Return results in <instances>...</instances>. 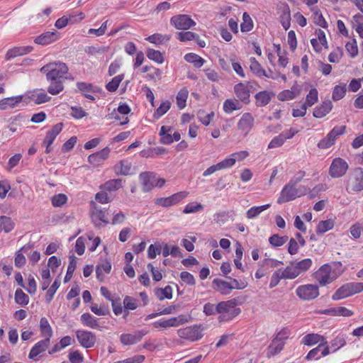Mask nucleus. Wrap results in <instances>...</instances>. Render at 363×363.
<instances>
[{"label": "nucleus", "mask_w": 363, "mask_h": 363, "mask_svg": "<svg viewBox=\"0 0 363 363\" xmlns=\"http://www.w3.org/2000/svg\"><path fill=\"white\" fill-rule=\"evenodd\" d=\"M213 286L216 291L220 292L223 295H228L232 291L231 284L229 282L222 279H213Z\"/></svg>", "instance_id": "nucleus-26"}, {"label": "nucleus", "mask_w": 363, "mask_h": 363, "mask_svg": "<svg viewBox=\"0 0 363 363\" xmlns=\"http://www.w3.org/2000/svg\"><path fill=\"white\" fill-rule=\"evenodd\" d=\"M328 313L333 315H340L344 317H350L354 314V312L345 307L339 306L328 311Z\"/></svg>", "instance_id": "nucleus-45"}, {"label": "nucleus", "mask_w": 363, "mask_h": 363, "mask_svg": "<svg viewBox=\"0 0 363 363\" xmlns=\"http://www.w3.org/2000/svg\"><path fill=\"white\" fill-rule=\"evenodd\" d=\"M363 291V282H349L343 284L332 296L335 301L343 299Z\"/></svg>", "instance_id": "nucleus-3"}, {"label": "nucleus", "mask_w": 363, "mask_h": 363, "mask_svg": "<svg viewBox=\"0 0 363 363\" xmlns=\"http://www.w3.org/2000/svg\"><path fill=\"white\" fill-rule=\"evenodd\" d=\"M28 98L35 104H41L48 102L51 99V97L49 96L45 91H41L39 90H34L30 92Z\"/></svg>", "instance_id": "nucleus-23"}, {"label": "nucleus", "mask_w": 363, "mask_h": 363, "mask_svg": "<svg viewBox=\"0 0 363 363\" xmlns=\"http://www.w3.org/2000/svg\"><path fill=\"white\" fill-rule=\"evenodd\" d=\"M189 317L185 315H180L177 317H173L168 320H164L153 323V326L155 328H167L170 327H178L180 325H183L188 323Z\"/></svg>", "instance_id": "nucleus-12"}, {"label": "nucleus", "mask_w": 363, "mask_h": 363, "mask_svg": "<svg viewBox=\"0 0 363 363\" xmlns=\"http://www.w3.org/2000/svg\"><path fill=\"white\" fill-rule=\"evenodd\" d=\"M122 182L121 179H111L102 184L100 187L106 191H115L122 187Z\"/></svg>", "instance_id": "nucleus-35"}, {"label": "nucleus", "mask_w": 363, "mask_h": 363, "mask_svg": "<svg viewBox=\"0 0 363 363\" xmlns=\"http://www.w3.org/2000/svg\"><path fill=\"white\" fill-rule=\"evenodd\" d=\"M296 295L301 299L311 300L319 295L318 287L313 284H307L298 287Z\"/></svg>", "instance_id": "nucleus-13"}, {"label": "nucleus", "mask_w": 363, "mask_h": 363, "mask_svg": "<svg viewBox=\"0 0 363 363\" xmlns=\"http://www.w3.org/2000/svg\"><path fill=\"white\" fill-rule=\"evenodd\" d=\"M288 240L287 236H279V235H273L269 239V243L274 247L282 246Z\"/></svg>", "instance_id": "nucleus-59"}, {"label": "nucleus", "mask_w": 363, "mask_h": 363, "mask_svg": "<svg viewBox=\"0 0 363 363\" xmlns=\"http://www.w3.org/2000/svg\"><path fill=\"white\" fill-rule=\"evenodd\" d=\"M198 118L199 121L203 124L204 125H208L214 117V113L211 111L209 113H206V112L203 110H200L198 113Z\"/></svg>", "instance_id": "nucleus-57"}, {"label": "nucleus", "mask_w": 363, "mask_h": 363, "mask_svg": "<svg viewBox=\"0 0 363 363\" xmlns=\"http://www.w3.org/2000/svg\"><path fill=\"white\" fill-rule=\"evenodd\" d=\"M281 274L284 279H293L299 275L296 267H286L284 270H281Z\"/></svg>", "instance_id": "nucleus-55"}, {"label": "nucleus", "mask_w": 363, "mask_h": 363, "mask_svg": "<svg viewBox=\"0 0 363 363\" xmlns=\"http://www.w3.org/2000/svg\"><path fill=\"white\" fill-rule=\"evenodd\" d=\"M76 337L82 347L84 348H91L95 345L96 337L91 331L85 330H78L76 331Z\"/></svg>", "instance_id": "nucleus-10"}, {"label": "nucleus", "mask_w": 363, "mask_h": 363, "mask_svg": "<svg viewBox=\"0 0 363 363\" xmlns=\"http://www.w3.org/2000/svg\"><path fill=\"white\" fill-rule=\"evenodd\" d=\"M254 118L250 113H245L239 120L237 127L239 130L247 135L254 125Z\"/></svg>", "instance_id": "nucleus-15"}, {"label": "nucleus", "mask_w": 363, "mask_h": 363, "mask_svg": "<svg viewBox=\"0 0 363 363\" xmlns=\"http://www.w3.org/2000/svg\"><path fill=\"white\" fill-rule=\"evenodd\" d=\"M22 101V96L7 98L0 102V108H13Z\"/></svg>", "instance_id": "nucleus-38"}, {"label": "nucleus", "mask_w": 363, "mask_h": 363, "mask_svg": "<svg viewBox=\"0 0 363 363\" xmlns=\"http://www.w3.org/2000/svg\"><path fill=\"white\" fill-rule=\"evenodd\" d=\"M284 347L282 342L274 339L267 349V357H270L280 352Z\"/></svg>", "instance_id": "nucleus-36"}, {"label": "nucleus", "mask_w": 363, "mask_h": 363, "mask_svg": "<svg viewBox=\"0 0 363 363\" xmlns=\"http://www.w3.org/2000/svg\"><path fill=\"white\" fill-rule=\"evenodd\" d=\"M253 26V21L250 16L247 12H245L242 15V22L240 24L241 31L243 33L249 32L252 30Z\"/></svg>", "instance_id": "nucleus-39"}, {"label": "nucleus", "mask_w": 363, "mask_h": 363, "mask_svg": "<svg viewBox=\"0 0 363 363\" xmlns=\"http://www.w3.org/2000/svg\"><path fill=\"white\" fill-rule=\"evenodd\" d=\"M333 105L331 101H324L319 106L314 109L313 116L315 118L324 117L331 111Z\"/></svg>", "instance_id": "nucleus-31"}, {"label": "nucleus", "mask_w": 363, "mask_h": 363, "mask_svg": "<svg viewBox=\"0 0 363 363\" xmlns=\"http://www.w3.org/2000/svg\"><path fill=\"white\" fill-rule=\"evenodd\" d=\"M40 330L41 335L45 338H49L52 336V329L48 320L45 317L40 318Z\"/></svg>", "instance_id": "nucleus-34"}, {"label": "nucleus", "mask_w": 363, "mask_h": 363, "mask_svg": "<svg viewBox=\"0 0 363 363\" xmlns=\"http://www.w3.org/2000/svg\"><path fill=\"white\" fill-rule=\"evenodd\" d=\"M40 72L45 74L48 81H55L63 78L68 73V67L64 62H53L42 67Z\"/></svg>", "instance_id": "nucleus-2"}, {"label": "nucleus", "mask_w": 363, "mask_h": 363, "mask_svg": "<svg viewBox=\"0 0 363 363\" xmlns=\"http://www.w3.org/2000/svg\"><path fill=\"white\" fill-rule=\"evenodd\" d=\"M249 155V152L246 150L240 151L238 152L233 153L230 157L225 158L224 160H230L231 161V164L229 165V167L233 166L236 161H242L245 159Z\"/></svg>", "instance_id": "nucleus-46"}, {"label": "nucleus", "mask_w": 363, "mask_h": 363, "mask_svg": "<svg viewBox=\"0 0 363 363\" xmlns=\"http://www.w3.org/2000/svg\"><path fill=\"white\" fill-rule=\"evenodd\" d=\"M312 265V260L309 258L302 259L301 261L296 263L295 267H296L299 274L302 272H306L310 269Z\"/></svg>", "instance_id": "nucleus-62"}, {"label": "nucleus", "mask_w": 363, "mask_h": 363, "mask_svg": "<svg viewBox=\"0 0 363 363\" xmlns=\"http://www.w3.org/2000/svg\"><path fill=\"white\" fill-rule=\"evenodd\" d=\"M77 87L84 97L91 101L95 100V97L91 94L94 92V86L91 84L79 82L77 83Z\"/></svg>", "instance_id": "nucleus-27"}, {"label": "nucleus", "mask_w": 363, "mask_h": 363, "mask_svg": "<svg viewBox=\"0 0 363 363\" xmlns=\"http://www.w3.org/2000/svg\"><path fill=\"white\" fill-rule=\"evenodd\" d=\"M280 23L283 28L286 30L291 26V11L287 4H282V13L280 16Z\"/></svg>", "instance_id": "nucleus-30"}, {"label": "nucleus", "mask_w": 363, "mask_h": 363, "mask_svg": "<svg viewBox=\"0 0 363 363\" xmlns=\"http://www.w3.org/2000/svg\"><path fill=\"white\" fill-rule=\"evenodd\" d=\"M179 337L194 342L200 340L203 337L200 327L197 325L186 327L177 330Z\"/></svg>", "instance_id": "nucleus-8"}, {"label": "nucleus", "mask_w": 363, "mask_h": 363, "mask_svg": "<svg viewBox=\"0 0 363 363\" xmlns=\"http://www.w3.org/2000/svg\"><path fill=\"white\" fill-rule=\"evenodd\" d=\"M60 37L57 31L46 32L38 36L35 39V43L39 45H48L56 41Z\"/></svg>", "instance_id": "nucleus-21"}, {"label": "nucleus", "mask_w": 363, "mask_h": 363, "mask_svg": "<svg viewBox=\"0 0 363 363\" xmlns=\"http://www.w3.org/2000/svg\"><path fill=\"white\" fill-rule=\"evenodd\" d=\"M346 93V84L337 85L334 87L333 92V99L335 101L340 100L344 97Z\"/></svg>", "instance_id": "nucleus-58"}, {"label": "nucleus", "mask_w": 363, "mask_h": 363, "mask_svg": "<svg viewBox=\"0 0 363 363\" xmlns=\"http://www.w3.org/2000/svg\"><path fill=\"white\" fill-rule=\"evenodd\" d=\"M312 11L313 13L314 23L322 28H327L328 23L323 18L321 11L317 8L312 9Z\"/></svg>", "instance_id": "nucleus-47"}, {"label": "nucleus", "mask_w": 363, "mask_h": 363, "mask_svg": "<svg viewBox=\"0 0 363 363\" xmlns=\"http://www.w3.org/2000/svg\"><path fill=\"white\" fill-rule=\"evenodd\" d=\"M124 78V74L116 76L106 84V89L111 92L116 91L119 86L120 83Z\"/></svg>", "instance_id": "nucleus-53"}, {"label": "nucleus", "mask_w": 363, "mask_h": 363, "mask_svg": "<svg viewBox=\"0 0 363 363\" xmlns=\"http://www.w3.org/2000/svg\"><path fill=\"white\" fill-rule=\"evenodd\" d=\"M346 189L348 192L363 190V169L362 168H355L350 174Z\"/></svg>", "instance_id": "nucleus-4"}, {"label": "nucleus", "mask_w": 363, "mask_h": 363, "mask_svg": "<svg viewBox=\"0 0 363 363\" xmlns=\"http://www.w3.org/2000/svg\"><path fill=\"white\" fill-rule=\"evenodd\" d=\"M336 138V136L333 135V134L330 132L324 139L318 143V147L325 149L331 147L334 144Z\"/></svg>", "instance_id": "nucleus-49"}, {"label": "nucleus", "mask_w": 363, "mask_h": 363, "mask_svg": "<svg viewBox=\"0 0 363 363\" xmlns=\"http://www.w3.org/2000/svg\"><path fill=\"white\" fill-rule=\"evenodd\" d=\"M240 108L239 103L236 99H226L223 103V111L226 113H231L233 111Z\"/></svg>", "instance_id": "nucleus-43"}, {"label": "nucleus", "mask_w": 363, "mask_h": 363, "mask_svg": "<svg viewBox=\"0 0 363 363\" xmlns=\"http://www.w3.org/2000/svg\"><path fill=\"white\" fill-rule=\"evenodd\" d=\"M313 276L321 286L330 284L336 279V276L334 274L329 264H324L320 267L319 269L314 273Z\"/></svg>", "instance_id": "nucleus-6"}, {"label": "nucleus", "mask_w": 363, "mask_h": 363, "mask_svg": "<svg viewBox=\"0 0 363 363\" xmlns=\"http://www.w3.org/2000/svg\"><path fill=\"white\" fill-rule=\"evenodd\" d=\"M334 226V222L333 220H321L318 223L316 232L319 234H323L325 232L331 230Z\"/></svg>", "instance_id": "nucleus-40"}, {"label": "nucleus", "mask_w": 363, "mask_h": 363, "mask_svg": "<svg viewBox=\"0 0 363 363\" xmlns=\"http://www.w3.org/2000/svg\"><path fill=\"white\" fill-rule=\"evenodd\" d=\"M348 169L349 165L346 160L340 157H335L331 162L328 174L332 178L337 179L343 177Z\"/></svg>", "instance_id": "nucleus-5"}, {"label": "nucleus", "mask_w": 363, "mask_h": 363, "mask_svg": "<svg viewBox=\"0 0 363 363\" xmlns=\"http://www.w3.org/2000/svg\"><path fill=\"white\" fill-rule=\"evenodd\" d=\"M270 207V204H266L260 206H254L250 208L247 213V218L249 219L254 218L259 215L262 211Z\"/></svg>", "instance_id": "nucleus-42"}, {"label": "nucleus", "mask_w": 363, "mask_h": 363, "mask_svg": "<svg viewBox=\"0 0 363 363\" xmlns=\"http://www.w3.org/2000/svg\"><path fill=\"white\" fill-rule=\"evenodd\" d=\"M62 127L63 124L62 123H57L52 126V128L47 133L43 144L51 145L56 137L62 131Z\"/></svg>", "instance_id": "nucleus-25"}, {"label": "nucleus", "mask_w": 363, "mask_h": 363, "mask_svg": "<svg viewBox=\"0 0 363 363\" xmlns=\"http://www.w3.org/2000/svg\"><path fill=\"white\" fill-rule=\"evenodd\" d=\"M155 295L160 301L164 298L171 299L172 298V289L170 286H167L163 289H157Z\"/></svg>", "instance_id": "nucleus-41"}, {"label": "nucleus", "mask_w": 363, "mask_h": 363, "mask_svg": "<svg viewBox=\"0 0 363 363\" xmlns=\"http://www.w3.org/2000/svg\"><path fill=\"white\" fill-rule=\"evenodd\" d=\"M147 333V330L143 329L135 331L133 333H124L120 336V341L123 345H135L139 342Z\"/></svg>", "instance_id": "nucleus-14"}, {"label": "nucleus", "mask_w": 363, "mask_h": 363, "mask_svg": "<svg viewBox=\"0 0 363 363\" xmlns=\"http://www.w3.org/2000/svg\"><path fill=\"white\" fill-rule=\"evenodd\" d=\"M188 93L189 92L186 89H182L177 94V104L179 109H182L186 106Z\"/></svg>", "instance_id": "nucleus-56"}, {"label": "nucleus", "mask_w": 363, "mask_h": 363, "mask_svg": "<svg viewBox=\"0 0 363 363\" xmlns=\"http://www.w3.org/2000/svg\"><path fill=\"white\" fill-rule=\"evenodd\" d=\"M109 153L110 149L106 147L99 152L90 155L88 161L90 164L98 166L108 158Z\"/></svg>", "instance_id": "nucleus-18"}, {"label": "nucleus", "mask_w": 363, "mask_h": 363, "mask_svg": "<svg viewBox=\"0 0 363 363\" xmlns=\"http://www.w3.org/2000/svg\"><path fill=\"white\" fill-rule=\"evenodd\" d=\"M301 342L303 345L308 346H312L320 342L318 346H320V347L328 344V342L323 336L315 333H310L305 335L303 337Z\"/></svg>", "instance_id": "nucleus-17"}, {"label": "nucleus", "mask_w": 363, "mask_h": 363, "mask_svg": "<svg viewBox=\"0 0 363 363\" xmlns=\"http://www.w3.org/2000/svg\"><path fill=\"white\" fill-rule=\"evenodd\" d=\"M250 70L256 74L257 77H270L269 74H267L265 70L262 67L261 65L256 60L255 57L250 58Z\"/></svg>", "instance_id": "nucleus-33"}, {"label": "nucleus", "mask_w": 363, "mask_h": 363, "mask_svg": "<svg viewBox=\"0 0 363 363\" xmlns=\"http://www.w3.org/2000/svg\"><path fill=\"white\" fill-rule=\"evenodd\" d=\"M32 50L33 47L31 46L14 47L7 51L5 58L6 60H10L14 57L26 55Z\"/></svg>", "instance_id": "nucleus-19"}, {"label": "nucleus", "mask_w": 363, "mask_h": 363, "mask_svg": "<svg viewBox=\"0 0 363 363\" xmlns=\"http://www.w3.org/2000/svg\"><path fill=\"white\" fill-rule=\"evenodd\" d=\"M198 38V34L191 31L179 32L177 35V38L181 42L197 40Z\"/></svg>", "instance_id": "nucleus-50"}, {"label": "nucleus", "mask_w": 363, "mask_h": 363, "mask_svg": "<svg viewBox=\"0 0 363 363\" xmlns=\"http://www.w3.org/2000/svg\"><path fill=\"white\" fill-rule=\"evenodd\" d=\"M144 192L150 191L155 185L156 174L152 172H142L139 177Z\"/></svg>", "instance_id": "nucleus-16"}, {"label": "nucleus", "mask_w": 363, "mask_h": 363, "mask_svg": "<svg viewBox=\"0 0 363 363\" xmlns=\"http://www.w3.org/2000/svg\"><path fill=\"white\" fill-rule=\"evenodd\" d=\"M52 82H52L48 86V91L52 95H57L63 90V83L61 80H55Z\"/></svg>", "instance_id": "nucleus-54"}, {"label": "nucleus", "mask_w": 363, "mask_h": 363, "mask_svg": "<svg viewBox=\"0 0 363 363\" xmlns=\"http://www.w3.org/2000/svg\"><path fill=\"white\" fill-rule=\"evenodd\" d=\"M170 107L171 103L169 101H163L155 111L153 117L156 119L160 118L169 110Z\"/></svg>", "instance_id": "nucleus-48"}, {"label": "nucleus", "mask_w": 363, "mask_h": 363, "mask_svg": "<svg viewBox=\"0 0 363 363\" xmlns=\"http://www.w3.org/2000/svg\"><path fill=\"white\" fill-rule=\"evenodd\" d=\"M300 94V89L295 85H294L291 89H286L281 91L277 95L279 101H285L292 100Z\"/></svg>", "instance_id": "nucleus-24"}, {"label": "nucleus", "mask_w": 363, "mask_h": 363, "mask_svg": "<svg viewBox=\"0 0 363 363\" xmlns=\"http://www.w3.org/2000/svg\"><path fill=\"white\" fill-rule=\"evenodd\" d=\"M184 59L186 62L194 64L196 68L201 67L205 62V60L194 53H188L184 56Z\"/></svg>", "instance_id": "nucleus-37"}, {"label": "nucleus", "mask_w": 363, "mask_h": 363, "mask_svg": "<svg viewBox=\"0 0 363 363\" xmlns=\"http://www.w3.org/2000/svg\"><path fill=\"white\" fill-rule=\"evenodd\" d=\"M237 303V300L235 298L221 301L217 305V313H226L229 318H232L238 315L240 312V309L236 307Z\"/></svg>", "instance_id": "nucleus-7"}, {"label": "nucleus", "mask_w": 363, "mask_h": 363, "mask_svg": "<svg viewBox=\"0 0 363 363\" xmlns=\"http://www.w3.org/2000/svg\"><path fill=\"white\" fill-rule=\"evenodd\" d=\"M147 57L159 64H162L164 62V57L162 54L159 50L154 49H148L146 52Z\"/></svg>", "instance_id": "nucleus-51"}, {"label": "nucleus", "mask_w": 363, "mask_h": 363, "mask_svg": "<svg viewBox=\"0 0 363 363\" xmlns=\"http://www.w3.org/2000/svg\"><path fill=\"white\" fill-rule=\"evenodd\" d=\"M255 99L257 104L259 106H264L267 105L271 100L269 94L266 91L257 93L255 96Z\"/></svg>", "instance_id": "nucleus-44"}, {"label": "nucleus", "mask_w": 363, "mask_h": 363, "mask_svg": "<svg viewBox=\"0 0 363 363\" xmlns=\"http://www.w3.org/2000/svg\"><path fill=\"white\" fill-rule=\"evenodd\" d=\"M13 228V224L10 218L6 216H1L0 218V230L5 232L11 231Z\"/></svg>", "instance_id": "nucleus-64"}, {"label": "nucleus", "mask_w": 363, "mask_h": 363, "mask_svg": "<svg viewBox=\"0 0 363 363\" xmlns=\"http://www.w3.org/2000/svg\"><path fill=\"white\" fill-rule=\"evenodd\" d=\"M80 321L84 326L91 329L100 328L99 319L89 313H83L80 317Z\"/></svg>", "instance_id": "nucleus-22"}, {"label": "nucleus", "mask_w": 363, "mask_h": 363, "mask_svg": "<svg viewBox=\"0 0 363 363\" xmlns=\"http://www.w3.org/2000/svg\"><path fill=\"white\" fill-rule=\"evenodd\" d=\"M52 204L55 207H61L67 201V197L64 194H58L52 197Z\"/></svg>", "instance_id": "nucleus-63"}, {"label": "nucleus", "mask_w": 363, "mask_h": 363, "mask_svg": "<svg viewBox=\"0 0 363 363\" xmlns=\"http://www.w3.org/2000/svg\"><path fill=\"white\" fill-rule=\"evenodd\" d=\"M92 216L94 218H98L99 220L108 223V220H106V212L100 208H99L96 205L93 203H92Z\"/></svg>", "instance_id": "nucleus-61"}, {"label": "nucleus", "mask_w": 363, "mask_h": 363, "mask_svg": "<svg viewBox=\"0 0 363 363\" xmlns=\"http://www.w3.org/2000/svg\"><path fill=\"white\" fill-rule=\"evenodd\" d=\"M170 23L178 30H188L196 25V22L186 14L172 16Z\"/></svg>", "instance_id": "nucleus-9"}, {"label": "nucleus", "mask_w": 363, "mask_h": 363, "mask_svg": "<svg viewBox=\"0 0 363 363\" xmlns=\"http://www.w3.org/2000/svg\"><path fill=\"white\" fill-rule=\"evenodd\" d=\"M318 101V91L316 89H312L306 96V102L303 104L307 107H311Z\"/></svg>", "instance_id": "nucleus-60"}, {"label": "nucleus", "mask_w": 363, "mask_h": 363, "mask_svg": "<svg viewBox=\"0 0 363 363\" xmlns=\"http://www.w3.org/2000/svg\"><path fill=\"white\" fill-rule=\"evenodd\" d=\"M15 301L19 305L26 306L29 302V297L22 289H18L15 292Z\"/></svg>", "instance_id": "nucleus-52"}, {"label": "nucleus", "mask_w": 363, "mask_h": 363, "mask_svg": "<svg viewBox=\"0 0 363 363\" xmlns=\"http://www.w3.org/2000/svg\"><path fill=\"white\" fill-rule=\"evenodd\" d=\"M50 342L49 338H45L38 342L30 350L28 357L33 359L38 354L45 351Z\"/></svg>", "instance_id": "nucleus-20"}, {"label": "nucleus", "mask_w": 363, "mask_h": 363, "mask_svg": "<svg viewBox=\"0 0 363 363\" xmlns=\"http://www.w3.org/2000/svg\"><path fill=\"white\" fill-rule=\"evenodd\" d=\"M235 94L242 101L247 103L250 98V91L247 86L242 83H239L234 86Z\"/></svg>", "instance_id": "nucleus-28"}, {"label": "nucleus", "mask_w": 363, "mask_h": 363, "mask_svg": "<svg viewBox=\"0 0 363 363\" xmlns=\"http://www.w3.org/2000/svg\"><path fill=\"white\" fill-rule=\"evenodd\" d=\"M173 128L171 126L163 125L160 128V135L161 136L160 143L164 145H169L173 143L172 137Z\"/></svg>", "instance_id": "nucleus-29"}, {"label": "nucleus", "mask_w": 363, "mask_h": 363, "mask_svg": "<svg viewBox=\"0 0 363 363\" xmlns=\"http://www.w3.org/2000/svg\"><path fill=\"white\" fill-rule=\"evenodd\" d=\"M188 195L189 192L187 191H179L168 197L159 198L156 200L155 203L162 207H169L179 203Z\"/></svg>", "instance_id": "nucleus-11"}, {"label": "nucleus", "mask_w": 363, "mask_h": 363, "mask_svg": "<svg viewBox=\"0 0 363 363\" xmlns=\"http://www.w3.org/2000/svg\"><path fill=\"white\" fill-rule=\"evenodd\" d=\"M308 190V189L306 186H297L296 184L289 182L282 189L280 193V196L278 198L277 202L279 203H283L293 201L296 198H299L306 195Z\"/></svg>", "instance_id": "nucleus-1"}, {"label": "nucleus", "mask_w": 363, "mask_h": 363, "mask_svg": "<svg viewBox=\"0 0 363 363\" xmlns=\"http://www.w3.org/2000/svg\"><path fill=\"white\" fill-rule=\"evenodd\" d=\"M231 161L230 160H223L218 162L216 164L212 165L207 168L203 173V176L208 177L216 171L221 170L223 169L229 168V165L231 164Z\"/></svg>", "instance_id": "nucleus-32"}]
</instances>
